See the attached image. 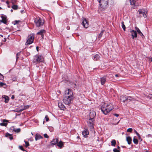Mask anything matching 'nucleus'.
I'll use <instances>...</instances> for the list:
<instances>
[{"label": "nucleus", "instance_id": "nucleus-1", "mask_svg": "<svg viewBox=\"0 0 152 152\" xmlns=\"http://www.w3.org/2000/svg\"><path fill=\"white\" fill-rule=\"evenodd\" d=\"M113 108V105L110 104L104 103L101 107V110L103 113L107 115Z\"/></svg>", "mask_w": 152, "mask_h": 152}, {"label": "nucleus", "instance_id": "nucleus-2", "mask_svg": "<svg viewBox=\"0 0 152 152\" xmlns=\"http://www.w3.org/2000/svg\"><path fill=\"white\" fill-rule=\"evenodd\" d=\"M34 22L37 27H39L43 26L44 23V20L39 17L35 18Z\"/></svg>", "mask_w": 152, "mask_h": 152}, {"label": "nucleus", "instance_id": "nucleus-3", "mask_svg": "<svg viewBox=\"0 0 152 152\" xmlns=\"http://www.w3.org/2000/svg\"><path fill=\"white\" fill-rule=\"evenodd\" d=\"M34 36L33 34L29 35L27 37L25 45H26L31 44L33 42Z\"/></svg>", "mask_w": 152, "mask_h": 152}, {"label": "nucleus", "instance_id": "nucleus-4", "mask_svg": "<svg viewBox=\"0 0 152 152\" xmlns=\"http://www.w3.org/2000/svg\"><path fill=\"white\" fill-rule=\"evenodd\" d=\"M43 61L44 58L43 56L40 55H36L34 57L33 62L37 64L38 63L42 62Z\"/></svg>", "mask_w": 152, "mask_h": 152}, {"label": "nucleus", "instance_id": "nucleus-5", "mask_svg": "<svg viewBox=\"0 0 152 152\" xmlns=\"http://www.w3.org/2000/svg\"><path fill=\"white\" fill-rule=\"evenodd\" d=\"M73 96H64L63 101L66 104H69L71 103V101L73 99Z\"/></svg>", "mask_w": 152, "mask_h": 152}, {"label": "nucleus", "instance_id": "nucleus-6", "mask_svg": "<svg viewBox=\"0 0 152 152\" xmlns=\"http://www.w3.org/2000/svg\"><path fill=\"white\" fill-rule=\"evenodd\" d=\"M99 1V0H98ZM108 0H99V2L100 5L102 7L104 8L108 4Z\"/></svg>", "mask_w": 152, "mask_h": 152}, {"label": "nucleus", "instance_id": "nucleus-7", "mask_svg": "<svg viewBox=\"0 0 152 152\" xmlns=\"http://www.w3.org/2000/svg\"><path fill=\"white\" fill-rule=\"evenodd\" d=\"M139 14V16L138 17L141 18L144 17V18L147 17V12H145V11H143L141 9H140L138 11Z\"/></svg>", "mask_w": 152, "mask_h": 152}, {"label": "nucleus", "instance_id": "nucleus-8", "mask_svg": "<svg viewBox=\"0 0 152 152\" xmlns=\"http://www.w3.org/2000/svg\"><path fill=\"white\" fill-rule=\"evenodd\" d=\"M64 96H73V92L71 89H68L65 91V93Z\"/></svg>", "mask_w": 152, "mask_h": 152}, {"label": "nucleus", "instance_id": "nucleus-9", "mask_svg": "<svg viewBox=\"0 0 152 152\" xmlns=\"http://www.w3.org/2000/svg\"><path fill=\"white\" fill-rule=\"evenodd\" d=\"M88 21L86 18H84L82 22V25L84 27L87 28L88 27Z\"/></svg>", "mask_w": 152, "mask_h": 152}, {"label": "nucleus", "instance_id": "nucleus-10", "mask_svg": "<svg viewBox=\"0 0 152 152\" xmlns=\"http://www.w3.org/2000/svg\"><path fill=\"white\" fill-rule=\"evenodd\" d=\"M94 121V119L93 118H90L89 120L88 123L91 129H93L94 128L93 124Z\"/></svg>", "mask_w": 152, "mask_h": 152}, {"label": "nucleus", "instance_id": "nucleus-11", "mask_svg": "<svg viewBox=\"0 0 152 152\" xmlns=\"http://www.w3.org/2000/svg\"><path fill=\"white\" fill-rule=\"evenodd\" d=\"M130 33L132 39H134V38L137 37V34L136 31H135L134 30H132L130 31Z\"/></svg>", "mask_w": 152, "mask_h": 152}, {"label": "nucleus", "instance_id": "nucleus-12", "mask_svg": "<svg viewBox=\"0 0 152 152\" xmlns=\"http://www.w3.org/2000/svg\"><path fill=\"white\" fill-rule=\"evenodd\" d=\"M58 142L57 139H54L50 143V146H53L54 145L57 144Z\"/></svg>", "mask_w": 152, "mask_h": 152}, {"label": "nucleus", "instance_id": "nucleus-13", "mask_svg": "<svg viewBox=\"0 0 152 152\" xmlns=\"http://www.w3.org/2000/svg\"><path fill=\"white\" fill-rule=\"evenodd\" d=\"M82 133L84 137H86L87 135L89 134V133L88 130L87 129H85V130L83 131Z\"/></svg>", "mask_w": 152, "mask_h": 152}, {"label": "nucleus", "instance_id": "nucleus-14", "mask_svg": "<svg viewBox=\"0 0 152 152\" xmlns=\"http://www.w3.org/2000/svg\"><path fill=\"white\" fill-rule=\"evenodd\" d=\"M46 31L45 30L42 29L39 31L38 32L37 34L41 36L42 38V39H43L44 37V34L45 33Z\"/></svg>", "mask_w": 152, "mask_h": 152}, {"label": "nucleus", "instance_id": "nucleus-15", "mask_svg": "<svg viewBox=\"0 0 152 152\" xmlns=\"http://www.w3.org/2000/svg\"><path fill=\"white\" fill-rule=\"evenodd\" d=\"M130 1L131 5L133 6L132 7L134 9L136 8L137 6L135 5V3L137 0H130Z\"/></svg>", "mask_w": 152, "mask_h": 152}, {"label": "nucleus", "instance_id": "nucleus-16", "mask_svg": "<svg viewBox=\"0 0 152 152\" xmlns=\"http://www.w3.org/2000/svg\"><path fill=\"white\" fill-rule=\"evenodd\" d=\"M1 17L2 18V20H0V21L2 22L5 24H6L7 23V17L5 16H1Z\"/></svg>", "mask_w": 152, "mask_h": 152}, {"label": "nucleus", "instance_id": "nucleus-17", "mask_svg": "<svg viewBox=\"0 0 152 152\" xmlns=\"http://www.w3.org/2000/svg\"><path fill=\"white\" fill-rule=\"evenodd\" d=\"M56 145L59 148H62L64 146V142L61 141H60L59 142L57 143Z\"/></svg>", "mask_w": 152, "mask_h": 152}, {"label": "nucleus", "instance_id": "nucleus-18", "mask_svg": "<svg viewBox=\"0 0 152 152\" xmlns=\"http://www.w3.org/2000/svg\"><path fill=\"white\" fill-rule=\"evenodd\" d=\"M101 83L102 85H103L105 83L106 80V76L102 77L100 78Z\"/></svg>", "mask_w": 152, "mask_h": 152}, {"label": "nucleus", "instance_id": "nucleus-19", "mask_svg": "<svg viewBox=\"0 0 152 152\" xmlns=\"http://www.w3.org/2000/svg\"><path fill=\"white\" fill-rule=\"evenodd\" d=\"M58 106L60 109L64 110L65 109V107L64 105L61 102H59L58 103Z\"/></svg>", "mask_w": 152, "mask_h": 152}, {"label": "nucleus", "instance_id": "nucleus-20", "mask_svg": "<svg viewBox=\"0 0 152 152\" xmlns=\"http://www.w3.org/2000/svg\"><path fill=\"white\" fill-rule=\"evenodd\" d=\"M96 113L94 111H92L90 112V118H94V117L96 116Z\"/></svg>", "mask_w": 152, "mask_h": 152}, {"label": "nucleus", "instance_id": "nucleus-21", "mask_svg": "<svg viewBox=\"0 0 152 152\" xmlns=\"http://www.w3.org/2000/svg\"><path fill=\"white\" fill-rule=\"evenodd\" d=\"M127 97L126 96H121L120 100L121 101L124 102L125 101H127Z\"/></svg>", "mask_w": 152, "mask_h": 152}, {"label": "nucleus", "instance_id": "nucleus-22", "mask_svg": "<svg viewBox=\"0 0 152 152\" xmlns=\"http://www.w3.org/2000/svg\"><path fill=\"white\" fill-rule=\"evenodd\" d=\"M135 29L136 30L137 32L141 36H142V37H143V36H144L143 34H142L140 29L138 27H135Z\"/></svg>", "mask_w": 152, "mask_h": 152}, {"label": "nucleus", "instance_id": "nucleus-23", "mask_svg": "<svg viewBox=\"0 0 152 152\" xmlns=\"http://www.w3.org/2000/svg\"><path fill=\"white\" fill-rule=\"evenodd\" d=\"M42 138V137L38 134H37L35 135V139L36 141Z\"/></svg>", "mask_w": 152, "mask_h": 152}, {"label": "nucleus", "instance_id": "nucleus-24", "mask_svg": "<svg viewBox=\"0 0 152 152\" xmlns=\"http://www.w3.org/2000/svg\"><path fill=\"white\" fill-rule=\"evenodd\" d=\"M126 140L128 142V144L129 145H130L131 142L132 140L131 138L130 137H127L126 138Z\"/></svg>", "mask_w": 152, "mask_h": 152}, {"label": "nucleus", "instance_id": "nucleus-25", "mask_svg": "<svg viewBox=\"0 0 152 152\" xmlns=\"http://www.w3.org/2000/svg\"><path fill=\"white\" fill-rule=\"evenodd\" d=\"M127 101H134L136 100V99L131 96L127 97Z\"/></svg>", "mask_w": 152, "mask_h": 152}, {"label": "nucleus", "instance_id": "nucleus-26", "mask_svg": "<svg viewBox=\"0 0 152 152\" xmlns=\"http://www.w3.org/2000/svg\"><path fill=\"white\" fill-rule=\"evenodd\" d=\"M2 98H4L5 101V102L6 103H7L9 101V98L7 96L4 95L2 96Z\"/></svg>", "mask_w": 152, "mask_h": 152}, {"label": "nucleus", "instance_id": "nucleus-27", "mask_svg": "<svg viewBox=\"0 0 152 152\" xmlns=\"http://www.w3.org/2000/svg\"><path fill=\"white\" fill-rule=\"evenodd\" d=\"M100 56L98 54H96L95 55L94 58V60L95 61H97L99 60Z\"/></svg>", "mask_w": 152, "mask_h": 152}, {"label": "nucleus", "instance_id": "nucleus-28", "mask_svg": "<svg viewBox=\"0 0 152 152\" xmlns=\"http://www.w3.org/2000/svg\"><path fill=\"white\" fill-rule=\"evenodd\" d=\"M116 141L113 140L111 141V145L112 146H115L116 145Z\"/></svg>", "mask_w": 152, "mask_h": 152}, {"label": "nucleus", "instance_id": "nucleus-29", "mask_svg": "<svg viewBox=\"0 0 152 152\" xmlns=\"http://www.w3.org/2000/svg\"><path fill=\"white\" fill-rule=\"evenodd\" d=\"M28 107H29L28 105H27L26 106H24V107L22 109H20V111H22L24 110H25V109H26L28 108Z\"/></svg>", "mask_w": 152, "mask_h": 152}, {"label": "nucleus", "instance_id": "nucleus-30", "mask_svg": "<svg viewBox=\"0 0 152 152\" xmlns=\"http://www.w3.org/2000/svg\"><path fill=\"white\" fill-rule=\"evenodd\" d=\"M133 142L134 144H137L138 143V140L137 139L135 138L134 137L133 138Z\"/></svg>", "mask_w": 152, "mask_h": 152}, {"label": "nucleus", "instance_id": "nucleus-31", "mask_svg": "<svg viewBox=\"0 0 152 152\" xmlns=\"http://www.w3.org/2000/svg\"><path fill=\"white\" fill-rule=\"evenodd\" d=\"M121 26L123 28L124 30V31H125L126 30V27L125 25L124 24V22H122L121 23Z\"/></svg>", "mask_w": 152, "mask_h": 152}, {"label": "nucleus", "instance_id": "nucleus-32", "mask_svg": "<svg viewBox=\"0 0 152 152\" xmlns=\"http://www.w3.org/2000/svg\"><path fill=\"white\" fill-rule=\"evenodd\" d=\"M12 8L14 10H16L18 9V6L17 5H13Z\"/></svg>", "mask_w": 152, "mask_h": 152}, {"label": "nucleus", "instance_id": "nucleus-33", "mask_svg": "<svg viewBox=\"0 0 152 152\" xmlns=\"http://www.w3.org/2000/svg\"><path fill=\"white\" fill-rule=\"evenodd\" d=\"M104 30H102L101 32V33H100V34H99V38H101L102 35H103V34L104 33Z\"/></svg>", "mask_w": 152, "mask_h": 152}, {"label": "nucleus", "instance_id": "nucleus-34", "mask_svg": "<svg viewBox=\"0 0 152 152\" xmlns=\"http://www.w3.org/2000/svg\"><path fill=\"white\" fill-rule=\"evenodd\" d=\"M17 1V0H11V2L12 4H16Z\"/></svg>", "mask_w": 152, "mask_h": 152}, {"label": "nucleus", "instance_id": "nucleus-35", "mask_svg": "<svg viewBox=\"0 0 152 152\" xmlns=\"http://www.w3.org/2000/svg\"><path fill=\"white\" fill-rule=\"evenodd\" d=\"M7 123H5L4 122L1 123H0V125L1 126H5L7 125Z\"/></svg>", "mask_w": 152, "mask_h": 152}, {"label": "nucleus", "instance_id": "nucleus-36", "mask_svg": "<svg viewBox=\"0 0 152 152\" xmlns=\"http://www.w3.org/2000/svg\"><path fill=\"white\" fill-rule=\"evenodd\" d=\"M24 142L25 143V146L26 147H27L29 146V142H28L24 141Z\"/></svg>", "mask_w": 152, "mask_h": 152}, {"label": "nucleus", "instance_id": "nucleus-37", "mask_svg": "<svg viewBox=\"0 0 152 152\" xmlns=\"http://www.w3.org/2000/svg\"><path fill=\"white\" fill-rule=\"evenodd\" d=\"M20 22V20H16L15 21H14V25L16 24H17L18 23Z\"/></svg>", "mask_w": 152, "mask_h": 152}, {"label": "nucleus", "instance_id": "nucleus-38", "mask_svg": "<svg viewBox=\"0 0 152 152\" xmlns=\"http://www.w3.org/2000/svg\"><path fill=\"white\" fill-rule=\"evenodd\" d=\"M4 79V77L0 73V80H3Z\"/></svg>", "mask_w": 152, "mask_h": 152}, {"label": "nucleus", "instance_id": "nucleus-39", "mask_svg": "<svg viewBox=\"0 0 152 152\" xmlns=\"http://www.w3.org/2000/svg\"><path fill=\"white\" fill-rule=\"evenodd\" d=\"M45 119L46 121L47 122L48 121L49 118L48 115H46L45 117Z\"/></svg>", "mask_w": 152, "mask_h": 152}, {"label": "nucleus", "instance_id": "nucleus-40", "mask_svg": "<svg viewBox=\"0 0 152 152\" xmlns=\"http://www.w3.org/2000/svg\"><path fill=\"white\" fill-rule=\"evenodd\" d=\"M132 131V129L131 128H129L127 129V132H131Z\"/></svg>", "mask_w": 152, "mask_h": 152}, {"label": "nucleus", "instance_id": "nucleus-41", "mask_svg": "<svg viewBox=\"0 0 152 152\" xmlns=\"http://www.w3.org/2000/svg\"><path fill=\"white\" fill-rule=\"evenodd\" d=\"M20 128L17 129L15 130V132L18 133L20 132Z\"/></svg>", "mask_w": 152, "mask_h": 152}, {"label": "nucleus", "instance_id": "nucleus-42", "mask_svg": "<svg viewBox=\"0 0 152 152\" xmlns=\"http://www.w3.org/2000/svg\"><path fill=\"white\" fill-rule=\"evenodd\" d=\"M113 151L114 152H119L120 150L117 149L115 148H114L113 149Z\"/></svg>", "mask_w": 152, "mask_h": 152}, {"label": "nucleus", "instance_id": "nucleus-43", "mask_svg": "<svg viewBox=\"0 0 152 152\" xmlns=\"http://www.w3.org/2000/svg\"><path fill=\"white\" fill-rule=\"evenodd\" d=\"M147 97L150 99H152V94H149L148 96Z\"/></svg>", "mask_w": 152, "mask_h": 152}, {"label": "nucleus", "instance_id": "nucleus-44", "mask_svg": "<svg viewBox=\"0 0 152 152\" xmlns=\"http://www.w3.org/2000/svg\"><path fill=\"white\" fill-rule=\"evenodd\" d=\"M6 84L2 82H0V86L1 87H2L3 86H4L6 85Z\"/></svg>", "mask_w": 152, "mask_h": 152}, {"label": "nucleus", "instance_id": "nucleus-45", "mask_svg": "<svg viewBox=\"0 0 152 152\" xmlns=\"http://www.w3.org/2000/svg\"><path fill=\"white\" fill-rule=\"evenodd\" d=\"M11 134H10L8 133H6V137H9L10 136H11Z\"/></svg>", "mask_w": 152, "mask_h": 152}, {"label": "nucleus", "instance_id": "nucleus-46", "mask_svg": "<svg viewBox=\"0 0 152 152\" xmlns=\"http://www.w3.org/2000/svg\"><path fill=\"white\" fill-rule=\"evenodd\" d=\"M44 137L46 138H48L49 137L48 136V135L47 134H45L44 135Z\"/></svg>", "mask_w": 152, "mask_h": 152}, {"label": "nucleus", "instance_id": "nucleus-47", "mask_svg": "<svg viewBox=\"0 0 152 152\" xmlns=\"http://www.w3.org/2000/svg\"><path fill=\"white\" fill-rule=\"evenodd\" d=\"M19 148L20 149H21V150H22V151H24L25 150H24V149H23V147L22 146H19Z\"/></svg>", "mask_w": 152, "mask_h": 152}, {"label": "nucleus", "instance_id": "nucleus-48", "mask_svg": "<svg viewBox=\"0 0 152 152\" xmlns=\"http://www.w3.org/2000/svg\"><path fill=\"white\" fill-rule=\"evenodd\" d=\"M10 140H12L13 139V136L11 135L9 137Z\"/></svg>", "mask_w": 152, "mask_h": 152}, {"label": "nucleus", "instance_id": "nucleus-49", "mask_svg": "<svg viewBox=\"0 0 152 152\" xmlns=\"http://www.w3.org/2000/svg\"><path fill=\"white\" fill-rule=\"evenodd\" d=\"M113 114L115 116H116V117H118L119 116V115L115 113V114Z\"/></svg>", "mask_w": 152, "mask_h": 152}, {"label": "nucleus", "instance_id": "nucleus-50", "mask_svg": "<svg viewBox=\"0 0 152 152\" xmlns=\"http://www.w3.org/2000/svg\"><path fill=\"white\" fill-rule=\"evenodd\" d=\"M135 133H136V134L138 136H139V134H138V132H137L135 130Z\"/></svg>", "mask_w": 152, "mask_h": 152}, {"label": "nucleus", "instance_id": "nucleus-51", "mask_svg": "<svg viewBox=\"0 0 152 152\" xmlns=\"http://www.w3.org/2000/svg\"><path fill=\"white\" fill-rule=\"evenodd\" d=\"M15 98V96L14 95H12V97H11V98L12 99H14Z\"/></svg>", "mask_w": 152, "mask_h": 152}, {"label": "nucleus", "instance_id": "nucleus-52", "mask_svg": "<svg viewBox=\"0 0 152 152\" xmlns=\"http://www.w3.org/2000/svg\"><path fill=\"white\" fill-rule=\"evenodd\" d=\"M21 13H23L24 12V11L23 10H21L20 11Z\"/></svg>", "mask_w": 152, "mask_h": 152}, {"label": "nucleus", "instance_id": "nucleus-53", "mask_svg": "<svg viewBox=\"0 0 152 152\" xmlns=\"http://www.w3.org/2000/svg\"><path fill=\"white\" fill-rule=\"evenodd\" d=\"M20 55V53H18L16 54V56H19Z\"/></svg>", "mask_w": 152, "mask_h": 152}, {"label": "nucleus", "instance_id": "nucleus-54", "mask_svg": "<svg viewBox=\"0 0 152 152\" xmlns=\"http://www.w3.org/2000/svg\"><path fill=\"white\" fill-rule=\"evenodd\" d=\"M36 48L37 50V51H38V48H39L37 46V47H36Z\"/></svg>", "mask_w": 152, "mask_h": 152}, {"label": "nucleus", "instance_id": "nucleus-55", "mask_svg": "<svg viewBox=\"0 0 152 152\" xmlns=\"http://www.w3.org/2000/svg\"><path fill=\"white\" fill-rule=\"evenodd\" d=\"M66 28L67 29L69 30L70 29V27L69 26H67Z\"/></svg>", "mask_w": 152, "mask_h": 152}, {"label": "nucleus", "instance_id": "nucleus-56", "mask_svg": "<svg viewBox=\"0 0 152 152\" xmlns=\"http://www.w3.org/2000/svg\"><path fill=\"white\" fill-rule=\"evenodd\" d=\"M149 59L150 60H151V62H152V57H151V58H149Z\"/></svg>", "mask_w": 152, "mask_h": 152}, {"label": "nucleus", "instance_id": "nucleus-57", "mask_svg": "<svg viewBox=\"0 0 152 152\" xmlns=\"http://www.w3.org/2000/svg\"><path fill=\"white\" fill-rule=\"evenodd\" d=\"M3 41L4 42H5L6 41V39L5 38H4V40H3Z\"/></svg>", "mask_w": 152, "mask_h": 152}, {"label": "nucleus", "instance_id": "nucleus-58", "mask_svg": "<svg viewBox=\"0 0 152 152\" xmlns=\"http://www.w3.org/2000/svg\"><path fill=\"white\" fill-rule=\"evenodd\" d=\"M117 148H118V150H120V147L119 146H118Z\"/></svg>", "mask_w": 152, "mask_h": 152}, {"label": "nucleus", "instance_id": "nucleus-59", "mask_svg": "<svg viewBox=\"0 0 152 152\" xmlns=\"http://www.w3.org/2000/svg\"><path fill=\"white\" fill-rule=\"evenodd\" d=\"M76 86V83H75L74 84V87H75Z\"/></svg>", "mask_w": 152, "mask_h": 152}, {"label": "nucleus", "instance_id": "nucleus-60", "mask_svg": "<svg viewBox=\"0 0 152 152\" xmlns=\"http://www.w3.org/2000/svg\"><path fill=\"white\" fill-rule=\"evenodd\" d=\"M18 58H19V56H16V60H17L18 59Z\"/></svg>", "mask_w": 152, "mask_h": 152}, {"label": "nucleus", "instance_id": "nucleus-61", "mask_svg": "<svg viewBox=\"0 0 152 152\" xmlns=\"http://www.w3.org/2000/svg\"><path fill=\"white\" fill-rule=\"evenodd\" d=\"M18 58H19V56H16V60H17L18 59Z\"/></svg>", "mask_w": 152, "mask_h": 152}, {"label": "nucleus", "instance_id": "nucleus-62", "mask_svg": "<svg viewBox=\"0 0 152 152\" xmlns=\"http://www.w3.org/2000/svg\"><path fill=\"white\" fill-rule=\"evenodd\" d=\"M115 76L116 77H118V75H117V74H116V75H115Z\"/></svg>", "mask_w": 152, "mask_h": 152}, {"label": "nucleus", "instance_id": "nucleus-63", "mask_svg": "<svg viewBox=\"0 0 152 152\" xmlns=\"http://www.w3.org/2000/svg\"><path fill=\"white\" fill-rule=\"evenodd\" d=\"M145 152H150V151H147V150H146V151H145Z\"/></svg>", "mask_w": 152, "mask_h": 152}, {"label": "nucleus", "instance_id": "nucleus-64", "mask_svg": "<svg viewBox=\"0 0 152 152\" xmlns=\"http://www.w3.org/2000/svg\"><path fill=\"white\" fill-rule=\"evenodd\" d=\"M6 121V120H4V121H3V122H5V121Z\"/></svg>", "mask_w": 152, "mask_h": 152}]
</instances>
